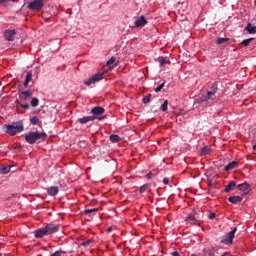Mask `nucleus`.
<instances>
[{"mask_svg": "<svg viewBox=\"0 0 256 256\" xmlns=\"http://www.w3.org/2000/svg\"><path fill=\"white\" fill-rule=\"evenodd\" d=\"M163 87H165V82H163L161 85L157 86L155 88V92L159 93L163 89Z\"/></svg>", "mask_w": 256, "mask_h": 256, "instance_id": "37", "label": "nucleus"}, {"mask_svg": "<svg viewBox=\"0 0 256 256\" xmlns=\"http://www.w3.org/2000/svg\"><path fill=\"white\" fill-rule=\"evenodd\" d=\"M217 91H219V88L217 86V82H214L211 85L210 91H207L212 97H215Z\"/></svg>", "mask_w": 256, "mask_h": 256, "instance_id": "17", "label": "nucleus"}, {"mask_svg": "<svg viewBox=\"0 0 256 256\" xmlns=\"http://www.w3.org/2000/svg\"><path fill=\"white\" fill-rule=\"evenodd\" d=\"M211 99H213V96L207 92L197 99V103H207V101H211Z\"/></svg>", "mask_w": 256, "mask_h": 256, "instance_id": "10", "label": "nucleus"}, {"mask_svg": "<svg viewBox=\"0 0 256 256\" xmlns=\"http://www.w3.org/2000/svg\"><path fill=\"white\" fill-rule=\"evenodd\" d=\"M31 106L32 107H38L39 106V99L38 98H33L31 100Z\"/></svg>", "mask_w": 256, "mask_h": 256, "instance_id": "32", "label": "nucleus"}, {"mask_svg": "<svg viewBox=\"0 0 256 256\" xmlns=\"http://www.w3.org/2000/svg\"><path fill=\"white\" fill-rule=\"evenodd\" d=\"M11 0H0V5H7Z\"/></svg>", "mask_w": 256, "mask_h": 256, "instance_id": "41", "label": "nucleus"}, {"mask_svg": "<svg viewBox=\"0 0 256 256\" xmlns=\"http://www.w3.org/2000/svg\"><path fill=\"white\" fill-rule=\"evenodd\" d=\"M229 41V38H218L217 39V45H223V43H227Z\"/></svg>", "mask_w": 256, "mask_h": 256, "instance_id": "30", "label": "nucleus"}, {"mask_svg": "<svg viewBox=\"0 0 256 256\" xmlns=\"http://www.w3.org/2000/svg\"><path fill=\"white\" fill-rule=\"evenodd\" d=\"M215 217H216L215 213H210V214L208 215V218H209V219H215Z\"/></svg>", "mask_w": 256, "mask_h": 256, "instance_id": "42", "label": "nucleus"}, {"mask_svg": "<svg viewBox=\"0 0 256 256\" xmlns=\"http://www.w3.org/2000/svg\"><path fill=\"white\" fill-rule=\"evenodd\" d=\"M225 255H227V253L222 254V256H225Z\"/></svg>", "mask_w": 256, "mask_h": 256, "instance_id": "47", "label": "nucleus"}, {"mask_svg": "<svg viewBox=\"0 0 256 256\" xmlns=\"http://www.w3.org/2000/svg\"><path fill=\"white\" fill-rule=\"evenodd\" d=\"M33 79V74L31 72H29L27 75H26V79L24 81V87H28L29 86V83H31V80Z\"/></svg>", "mask_w": 256, "mask_h": 256, "instance_id": "22", "label": "nucleus"}, {"mask_svg": "<svg viewBox=\"0 0 256 256\" xmlns=\"http://www.w3.org/2000/svg\"><path fill=\"white\" fill-rule=\"evenodd\" d=\"M95 119H97L95 116H84L83 118L78 119V123L83 125L85 123H89V121H95Z\"/></svg>", "mask_w": 256, "mask_h": 256, "instance_id": "14", "label": "nucleus"}, {"mask_svg": "<svg viewBox=\"0 0 256 256\" xmlns=\"http://www.w3.org/2000/svg\"><path fill=\"white\" fill-rule=\"evenodd\" d=\"M0 256H3V254H2V253H0Z\"/></svg>", "mask_w": 256, "mask_h": 256, "instance_id": "48", "label": "nucleus"}, {"mask_svg": "<svg viewBox=\"0 0 256 256\" xmlns=\"http://www.w3.org/2000/svg\"><path fill=\"white\" fill-rule=\"evenodd\" d=\"M157 175V171H151L146 175V179H153Z\"/></svg>", "mask_w": 256, "mask_h": 256, "instance_id": "35", "label": "nucleus"}, {"mask_svg": "<svg viewBox=\"0 0 256 256\" xmlns=\"http://www.w3.org/2000/svg\"><path fill=\"white\" fill-rule=\"evenodd\" d=\"M113 63H115V57H112L107 61V65H113Z\"/></svg>", "mask_w": 256, "mask_h": 256, "instance_id": "40", "label": "nucleus"}, {"mask_svg": "<svg viewBox=\"0 0 256 256\" xmlns=\"http://www.w3.org/2000/svg\"><path fill=\"white\" fill-rule=\"evenodd\" d=\"M235 233H237V228H234L232 231L228 232L222 237L221 243L224 245H231L233 239L235 238Z\"/></svg>", "mask_w": 256, "mask_h": 256, "instance_id": "4", "label": "nucleus"}, {"mask_svg": "<svg viewBox=\"0 0 256 256\" xmlns=\"http://www.w3.org/2000/svg\"><path fill=\"white\" fill-rule=\"evenodd\" d=\"M186 221H188V223H190V225H197V219H195L194 215H189L186 218Z\"/></svg>", "mask_w": 256, "mask_h": 256, "instance_id": "23", "label": "nucleus"}, {"mask_svg": "<svg viewBox=\"0 0 256 256\" xmlns=\"http://www.w3.org/2000/svg\"><path fill=\"white\" fill-rule=\"evenodd\" d=\"M246 31L250 34V35H255L256 34V26H254L251 23H248V25L246 26Z\"/></svg>", "mask_w": 256, "mask_h": 256, "instance_id": "20", "label": "nucleus"}, {"mask_svg": "<svg viewBox=\"0 0 256 256\" xmlns=\"http://www.w3.org/2000/svg\"><path fill=\"white\" fill-rule=\"evenodd\" d=\"M172 256H179V252H177V251L172 252Z\"/></svg>", "mask_w": 256, "mask_h": 256, "instance_id": "44", "label": "nucleus"}, {"mask_svg": "<svg viewBox=\"0 0 256 256\" xmlns=\"http://www.w3.org/2000/svg\"><path fill=\"white\" fill-rule=\"evenodd\" d=\"M237 188L239 189V191H249V189H251V185L248 184L247 182H244L239 184Z\"/></svg>", "mask_w": 256, "mask_h": 256, "instance_id": "19", "label": "nucleus"}, {"mask_svg": "<svg viewBox=\"0 0 256 256\" xmlns=\"http://www.w3.org/2000/svg\"><path fill=\"white\" fill-rule=\"evenodd\" d=\"M235 187H237V184L235 182L231 181L225 187L224 191H225V193H231V191H235Z\"/></svg>", "mask_w": 256, "mask_h": 256, "instance_id": "16", "label": "nucleus"}, {"mask_svg": "<svg viewBox=\"0 0 256 256\" xmlns=\"http://www.w3.org/2000/svg\"><path fill=\"white\" fill-rule=\"evenodd\" d=\"M19 97L21 101H27V99L33 97V93L31 92V90L22 91L19 93Z\"/></svg>", "mask_w": 256, "mask_h": 256, "instance_id": "9", "label": "nucleus"}, {"mask_svg": "<svg viewBox=\"0 0 256 256\" xmlns=\"http://www.w3.org/2000/svg\"><path fill=\"white\" fill-rule=\"evenodd\" d=\"M90 243H93V240H87L82 243V247H87V245H90Z\"/></svg>", "mask_w": 256, "mask_h": 256, "instance_id": "39", "label": "nucleus"}, {"mask_svg": "<svg viewBox=\"0 0 256 256\" xmlns=\"http://www.w3.org/2000/svg\"><path fill=\"white\" fill-rule=\"evenodd\" d=\"M251 41H253V38L245 39L243 40L242 44L244 45V47H249Z\"/></svg>", "mask_w": 256, "mask_h": 256, "instance_id": "33", "label": "nucleus"}, {"mask_svg": "<svg viewBox=\"0 0 256 256\" xmlns=\"http://www.w3.org/2000/svg\"><path fill=\"white\" fill-rule=\"evenodd\" d=\"M30 123L32 125H39V117L33 116L32 118H30Z\"/></svg>", "mask_w": 256, "mask_h": 256, "instance_id": "29", "label": "nucleus"}, {"mask_svg": "<svg viewBox=\"0 0 256 256\" xmlns=\"http://www.w3.org/2000/svg\"><path fill=\"white\" fill-rule=\"evenodd\" d=\"M157 61L160 65V67H163L165 65H169L171 63V61L165 59V57H158Z\"/></svg>", "mask_w": 256, "mask_h": 256, "instance_id": "21", "label": "nucleus"}, {"mask_svg": "<svg viewBox=\"0 0 256 256\" xmlns=\"http://www.w3.org/2000/svg\"><path fill=\"white\" fill-rule=\"evenodd\" d=\"M47 193H48V195H51V197H55V195L59 194V187L52 186V187L48 188Z\"/></svg>", "mask_w": 256, "mask_h": 256, "instance_id": "15", "label": "nucleus"}, {"mask_svg": "<svg viewBox=\"0 0 256 256\" xmlns=\"http://www.w3.org/2000/svg\"><path fill=\"white\" fill-rule=\"evenodd\" d=\"M142 101L145 105H147V103L151 101V94H148L147 96H145Z\"/></svg>", "mask_w": 256, "mask_h": 256, "instance_id": "36", "label": "nucleus"}, {"mask_svg": "<svg viewBox=\"0 0 256 256\" xmlns=\"http://www.w3.org/2000/svg\"><path fill=\"white\" fill-rule=\"evenodd\" d=\"M211 153V148L209 146H205L201 150V155H209Z\"/></svg>", "mask_w": 256, "mask_h": 256, "instance_id": "25", "label": "nucleus"}, {"mask_svg": "<svg viewBox=\"0 0 256 256\" xmlns=\"http://www.w3.org/2000/svg\"><path fill=\"white\" fill-rule=\"evenodd\" d=\"M147 19L145 18V16H140L135 20V27H137L138 29H141L142 27H145L147 25Z\"/></svg>", "mask_w": 256, "mask_h": 256, "instance_id": "7", "label": "nucleus"}, {"mask_svg": "<svg viewBox=\"0 0 256 256\" xmlns=\"http://www.w3.org/2000/svg\"><path fill=\"white\" fill-rule=\"evenodd\" d=\"M6 127H7L6 133L12 136H15L17 133H22L24 129L22 121L14 122L13 124L7 125Z\"/></svg>", "mask_w": 256, "mask_h": 256, "instance_id": "2", "label": "nucleus"}, {"mask_svg": "<svg viewBox=\"0 0 256 256\" xmlns=\"http://www.w3.org/2000/svg\"><path fill=\"white\" fill-rule=\"evenodd\" d=\"M110 141L111 143H119V141H121V137H119V135L112 134L110 135Z\"/></svg>", "mask_w": 256, "mask_h": 256, "instance_id": "24", "label": "nucleus"}, {"mask_svg": "<svg viewBox=\"0 0 256 256\" xmlns=\"http://www.w3.org/2000/svg\"><path fill=\"white\" fill-rule=\"evenodd\" d=\"M16 104L19 105L22 109H29V104H21L19 100H16Z\"/></svg>", "mask_w": 256, "mask_h": 256, "instance_id": "34", "label": "nucleus"}, {"mask_svg": "<svg viewBox=\"0 0 256 256\" xmlns=\"http://www.w3.org/2000/svg\"><path fill=\"white\" fill-rule=\"evenodd\" d=\"M104 75H105V73H103V72L94 74L92 77H90L84 83H85V85H87L89 87L90 85H93L94 83H97L98 81H101V79H103Z\"/></svg>", "mask_w": 256, "mask_h": 256, "instance_id": "5", "label": "nucleus"}, {"mask_svg": "<svg viewBox=\"0 0 256 256\" xmlns=\"http://www.w3.org/2000/svg\"><path fill=\"white\" fill-rule=\"evenodd\" d=\"M252 144H253V151H256V132H255L254 138L252 140Z\"/></svg>", "mask_w": 256, "mask_h": 256, "instance_id": "38", "label": "nucleus"}, {"mask_svg": "<svg viewBox=\"0 0 256 256\" xmlns=\"http://www.w3.org/2000/svg\"><path fill=\"white\" fill-rule=\"evenodd\" d=\"M44 228L46 229L47 235H53V233L59 231V225L57 224H48Z\"/></svg>", "mask_w": 256, "mask_h": 256, "instance_id": "6", "label": "nucleus"}, {"mask_svg": "<svg viewBox=\"0 0 256 256\" xmlns=\"http://www.w3.org/2000/svg\"><path fill=\"white\" fill-rule=\"evenodd\" d=\"M47 235L48 234H47V230H46L45 227L44 228H40V229L36 230V232H35L36 239H41L43 237H46Z\"/></svg>", "mask_w": 256, "mask_h": 256, "instance_id": "12", "label": "nucleus"}, {"mask_svg": "<svg viewBox=\"0 0 256 256\" xmlns=\"http://www.w3.org/2000/svg\"><path fill=\"white\" fill-rule=\"evenodd\" d=\"M15 35H17V31H15V29L6 30L4 33L6 41H15Z\"/></svg>", "mask_w": 256, "mask_h": 256, "instance_id": "8", "label": "nucleus"}, {"mask_svg": "<svg viewBox=\"0 0 256 256\" xmlns=\"http://www.w3.org/2000/svg\"><path fill=\"white\" fill-rule=\"evenodd\" d=\"M0 175H3V172H2V168H1V166H0Z\"/></svg>", "mask_w": 256, "mask_h": 256, "instance_id": "45", "label": "nucleus"}, {"mask_svg": "<svg viewBox=\"0 0 256 256\" xmlns=\"http://www.w3.org/2000/svg\"><path fill=\"white\" fill-rule=\"evenodd\" d=\"M97 211H99V208L86 209L84 210V215H91V213H97Z\"/></svg>", "mask_w": 256, "mask_h": 256, "instance_id": "28", "label": "nucleus"}, {"mask_svg": "<svg viewBox=\"0 0 256 256\" xmlns=\"http://www.w3.org/2000/svg\"><path fill=\"white\" fill-rule=\"evenodd\" d=\"M109 231H111V228H108V233H109Z\"/></svg>", "mask_w": 256, "mask_h": 256, "instance_id": "46", "label": "nucleus"}, {"mask_svg": "<svg viewBox=\"0 0 256 256\" xmlns=\"http://www.w3.org/2000/svg\"><path fill=\"white\" fill-rule=\"evenodd\" d=\"M2 175H7L11 171V166H1Z\"/></svg>", "mask_w": 256, "mask_h": 256, "instance_id": "26", "label": "nucleus"}, {"mask_svg": "<svg viewBox=\"0 0 256 256\" xmlns=\"http://www.w3.org/2000/svg\"><path fill=\"white\" fill-rule=\"evenodd\" d=\"M168 107H169V101L165 100L164 103L161 106V109H162L163 112H165V111H167Z\"/></svg>", "mask_w": 256, "mask_h": 256, "instance_id": "31", "label": "nucleus"}, {"mask_svg": "<svg viewBox=\"0 0 256 256\" xmlns=\"http://www.w3.org/2000/svg\"><path fill=\"white\" fill-rule=\"evenodd\" d=\"M103 113H105V108H103L101 106L94 107L91 110V114L95 115L96 117L99 115H103Z\"/></svg>", "mask_w": 256, "mask_h": 256, "instance_id": "11", "label": "nucleus"}, {"mask_svg": "<svg viewBox=\"0 0 256 256\" xmlns=\"http://www.w3.org/2000/svg\"><path fill=\"white\" fill-rule=\"evenodd\" d=\"M238 165L239 163L237 161H232L225 167V171H233V169H237Z\"/></svg>", "mask_w": 256, "mask_h": 256, "instance_id": "18", "label": "nucleus"}, {"mask_svg": "<svg viewBox=\"0 0 256 256\" xmlns=\"http://www.w3.org/2000/svg\"><path fill=\"white\" fill-rule=\"evenodd\" d=\"M163 183L164 185H169V178H164Z\"/></svg>", "mask_w": 256, "mask_h": 256, "instance_id": "43", "label": "nucleus"}, {"mask_svg": "<svg viewBox=\"0 0 256 256\" xmlns=\"http://www.w3.org/2000/svg\"><path fill=\"white\" fill-rule=\"evenodd\" d=\"M149 187H151V184H149V183L142 185L139 189L140 193H145V191H147V189H149Z\"/></svg>", "mask_w": 256, "mask_h": 256, "instance_id": "27", "label": "nucleus"}, {"mask_svg": "<svg viewBox=\"0 0 256 256\" xmlns=\"http://www.w3.org/2000/svg\"><path fill=\"white\" fill-rule=\"evenodd\" d=\"M45 6V0H33L28 3V9L30 11H41Z\"/></svg>", "mask_w": 256, "mask_h": 256, "instance_id": "3", "label": "nucleus"}, {"mask_svg": "<svg viewBox=\"0 0 256 256\" xmlns=\"http://www.w3.org/2000/svg\"><path fill=\"white\" fill-rule=\"evenodd\" d=\"M47 139V134L45 132H29L25 134V140L30 145H34V143H41L42 141H45Z\"/></svg>", "mask_w": 256, "mask_h": 256, "instance_id": "1", "label": "nucleus"}, {"mask_svg": "<svg viewBox=\"0 0 256 256\" xmlns=\"http://www.w3.org/2000/svg\"><path fill=\"white\" fill-rule=\"evenodd\" d=\"M228 201L233 205H237L243 201V196H230Z\"/></svg>", "mask_w": 256, "mask_h": 256, "instance_id": "13", "label": "nucleus"}]
</instances>
